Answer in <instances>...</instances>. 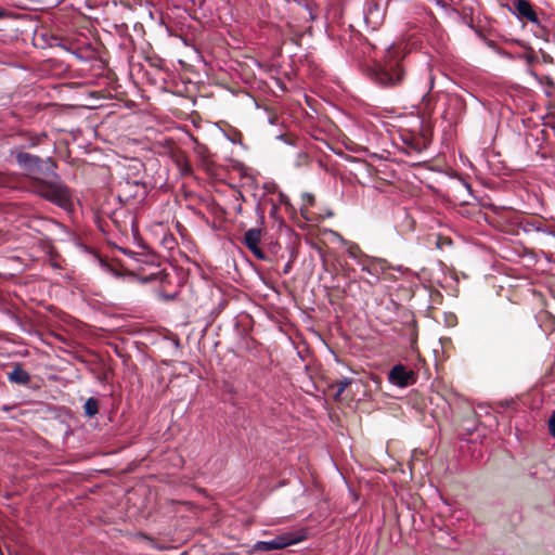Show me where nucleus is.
I'll return each instance as SVG.
<instances>
[{
    "label": "nucleus",
    "mask_w": 555,
    "mask_h": 555,
    "mask_svg": "<svg viewBox=\"0 0 555 555\" xmlns=\"http://www.w3.org/2000/svg\"><path fill=\"white\" fill-rule=\"evenodd\" d=\"M18 166L26 172L27 190L51 204L68 210L73 206V194L59 178L56 164L51 157L40 158L26 152L15 155Z\"/></svg>",
    "instance_id": "1"
},
{
    "label": "nucleus",
    "mask_w": 555,
    "mask_h": 555,
    "mask_svg": "<svg viewBox=\"0 0 555 555\" xmlns=\"http://www.w3.org/2000/svg\"><path fill=\"white\" fill-rule=\"evenodd\" d=\"M364 72L373 81L383 87L397 86L404 76L400 62L395 57L392 47H389L384 62L365 65Z\"/></svg>",
    "instance_id": "2"
},
{
    "label": "nucleus",
    "mask_w": 555,
    "mask_h": 555,
    "mask_svg": "<svg viewBox=\"0 0 555 555\" xmlns=\"http://www.w3.org/2000/svg\"><path fill=\"white\" fill-rule=\"evenodd\" d=\"M307 534L305 531H295V532H284L276 535L274 539L270 541H258L253 546V553L258 552H270L275 550H283L287 546L297 544L304 540H306Z\"/></svg>",
    "instance_id": "3"
},
{
    "label": "nucleus",
    "mask_w": 555,
    "mask_h": 555,
    "mask_svg": "<svg viewBox=\"0 0 555 555\" xmlns=\"http://www.w3.org/2000/svg\"><path fill=\"white\" fill-rule=\"evenodd\" d=\"M388 382L399 388H406L417 382V373L402 363L395 364L387 374Z\"/></svg>",
    "instance_id": "4"
},
{
    "label": "nucleus",
    "mask_w": 555,
    "mask_h": 555,
    "mask_svg": "<svg viewBox=\"0 0 555 555\" xmlns=\"http://www.w3.org/2000/svg\"><path fill=\"white\" fill-rule=\"evenodd\" d=\"M336 154L345 156L350 160H360L366 155L367 149L358 144L357 141H324Z\"/></svg>",
    "instance_id": "5"
},
{
    "label": "nucleus",
    "mask_w": 555,
    "mask_h": 555,
    "mask_svg": "<svg viewBox=\"0 0 555 555\" xmlns=\"http://www.w3.org/2000/svg\"><path fill=\"white\" fill-rule=\"evenodd\" d=\"M388 2L389 0H387L384 5L376 0H367L365 2L363 14L364 21L369 27L376 29L382 25Z\"/></svg>",
    "instance_id": "6"
},
{
    "label": "nucleus",
    "mask_w": 555,
    "mask_h": 555,
    "mask_svg": "<svg viewBox=\"0 0 555 555\" xmlns=\"http://www.w3.org/2000/svg\"><path fill=\"white\" fill-rule=\"evenodd\" d=\"M262 230L253 228L245 232L242 244L259 260H268L267 255L260 248Z\"/></svg>",
    "instance_id": "7"
},
{
    "label": "nucleus",
    "mask_w": 555,
    "mask_h": 555,
    "mask_svg": "<svg viewBox=\"0 0 555 555\" xmlns=\"http://www.w3.org/2000/svg\"><path fill=\"white\" fill-rule=\"evenodd\" d=\"M359 266L361 267L362 271L367 272L376 280H379L380 275L390 269V264L386 259L370 256L361 257L359 260Z\"/></svg>",
    "instance_id": "8"
},
{
    "label": "nucleus",
    "mask_w": 555,
    "mask_h": 555,
    "mask_svg": "<svg viewBox=\"0 0 555 555\" xmlns=\"http://www.w3.org/2000/svg\"><path fill=\"white\" fill-rule=\"evenodd\" d=\"M509 11L518 18V20H528L532 24L540 26L539 17L535 11L532 8V4L529 0H515L513 2V8Z\"/></svg>",
    "instance_id": "9"
},
{
    "label": "nucleus",
    "mask_w": 555,
    "mask_h": 555,
    "mask_svg": "<svg viewBox=\"0 0 555 555\" xmlns=\"http://www.w3.org/2000/svg\"><path fill=\"white\" fill-rule=\"evenodd\" d=\"M109 221L119 233L127 234L129 225L134 224V217L127 209L118 208L109 215Z\"/></svg>",
    "instance_id": "10"
},
{
    "label": "nucleus",
    "mask_w": 555,
    "mask_h": 555,
    "mask_svg": "<svg viewBox=\"0 0 555 555\" xmlns=\"http://www.w3.org/2000/svg\"><path fill=\"white\" fill-rule=\"evenodd\" d=\"M145 195V186L139 181L119 182L118 197L120 201H129L130 198L143 197Z\"/></svg>",
    "instance_id": "11"
},
{
    "label": "nucleus",
    "mask_w": 555,
    "mask_h": 555,
    "mask_svg": "<svg viewBox=\"0 0 555 555\" xmlns=\"http://www.w3.org/2000/svg\"><path fill=\"white\" fill-rule=\"evenodd\" d=\"M391 146L399 152L404 153L408 156L421 155L424 150L427 149L429 141H400L398 144L396 141H389Z\"/></svg>",
    "instance_id": "12"
},
{
    "label": "nucleus",
    "mask_w": 555,
    "mask_h": 555,
    "mask_svg": "<svg viewBox=\"0 0 555 555\" xmlns=\"http://www.w3.org/2000/svg\"><path fill=\"white\" fill-rule=\"evenodd\" d=\"M7 378L12 384L27 386L31 376L20 363H15L12 370L7 373Z\"/></svg>",
    "instance_id": "13"
},
{
    "label": "nucleus",
    "mask_w": 555,
    "mask_h": 555,
    "mask_svg": "<svg viewBox=\"0 0 555 555\" xmlns=\"http://www.w3.org/2000/svg\"><path fill=\"white\" fill-rule=\"evenodd\" d=\"M195 143L194 151L195 153L207 164H215V154H212L208 147L201 141H193Z\"/></svg>",
    "instance_id": "14"
},
{
    "label": "nucleus",
    "mask_w": 555,
    "mask_h": 555,
    "mask_svg": "<svg viewBox=\"0 0 555 555\" xmlns=\"http://www.w3.org/2000/svg\"><path fill=\"white\" fill-rule=\"evenodd\" d=\"M83 412L87 417H93L99 413V400L95 398H89L85 402Z\"/></svg>",
    "instance_id": "15"
},
{
    "label": "nucleus",
    "mask_w": 555,
    "mask_h": 555,
    "mask_svg": "<svg viewBox=\"0 0 555 555\" xmlns=\"http://www.w3.org/2000/svg\"><path fill=\"white\" fill-rule=\"evenodd\" d=\"M526 231H538V232H546V224L544 220L540 218H532L531 220H527L525 223Z\"/></svg>",
    "instance_id": "16"
},
{
    "label": "nucleus",
    "mask_w": 555,
    "mask_h": 555,
    "mask_svg": "<svg viewBox=\"0 0 555 555\" xmlns=\"http://www.w3.org/2000/svg\"><path fill=\"white\" fill-rule=\"evenodd\" d=\"M352 383V379L349 378V377H343L340 379H337L333 385L332 387L333 388H336V399L340 398L341 395L344 393V391L346 390L347 387H349Z\"/></svg>",
    "instance_id": "17"
},
{
    "label": "nucleus",
    "mask_w": 555,
    "mask_h": 555,
    "mask_svg": "<svg viewBox=\"0 0 555 555\" xmlns=\"http://www.w3.org/2000/svg\"><path fill=\"white\" fill-rule=\"evenodd\" d=\"M312 157H313V149L308 147V149H306V151L298 154L297 165L300 166V165L308 164L310 162V159H312Z\"/></svg>",
    "instance_id": "18"
},
{
    "label": "nucleus",
    "mask_w": 555,
    "mask_h": 555,
    "mask_svg": "<svg viewBox=\"0 0 555 555\" xmlns=\"http://www.w3.org/2000/svg\"><path fill=\"white\" fill-rule=\"evenodd\" d=\"M347 251H348L349 257H351V258L357 260L358 264H359V260L361 259V257H366L367 256V255L363 254V251L361 250V248L357 244L351 245L348 248Z\"/></svg>",
    "instance_id": "19"
},
{
    "label": "nucleus",
    "mask_w": 555,
    "mask_h": 555,
    "mask_svg": "<svg viewBox=\"0 0 555 555\" xmlns=\"http://www.w3.org/2000/svg\"><path fill=\"white\" fill-rule=\"evenodd\" d=\"M547 427L550 435L555 438V410L552 412L548 421H547Z\"/></svg>",
    "instance_id": "20"
},
{
    "label": "nucleus",
    "mask_w": 555,
    "mask_h": 555,
    "mask_svg": "<svg viewBox=\"0 0 555 555\" xmlns=\"http://www.w3.org/2000/svg\"><path fill=\"white\" fill-rule=\"evenodd\" d=\"M302 201L306 206H313L315 202V197L311 193H304L302 194Z\"/></svg>",
    "instance_id": "21"
},
{
    "label": "nucleus",
    "mask_w": 555,
    "mask_h": 555,
    "mask_svg": "<svg viewBox=\"0 0 555 555\" xmlns=\"http://www.w3.org/2000/svg\"><path fill=\"white\" fill-rule=\"evenodd\" d=\"M384 153H386V155L384 154H380L378 155L379 158H385V159H388L390 158L392 155H395L396 153L395 152H390L389 150H383Z\"/></svg>",
    "instance_id": "22"
},
{
    "label": "nucleus",
    "mask_w": 555,
    "mask_h": 555,
    "mask_svg": "<svg viewBox=\"0 0 555 555\" xmlns=\"http://www.w3.org/2000/svg\"><path fill=\"white\" fill-rule=\"evenodd\" d=\"M435 4L442 10H447L448 8V4L444 0H436Z\"/></svg>",
    "instance_id": "23"
},
{
    "label": "nucleus",
    "mask_w": 555,
    "mask_h": 555,
    "mask_svg": "<svg viewBox=\"0 0 555 555\" xmlns=\"http://www.w3.org/2000/svg\"><path fill=\"white\" fill-rule=\"evenodd\" d=\"M292 268V263L287 262L283 269V274H287Z\"/></svg>",
    "instance_id": "24"
},
{
    "label": "nucleus",
    "mask_w": 555,
    "mask_h": 555,
    "mask_svg": "<svg viewBox=\"0 0 555 555\" xmlns=\"http://www.w3.org/2000/svg\"><path fill=\"white\" fill-rule=\"evenodd\" d=\"M268 120H269V122L271 125H274L276 122V117L275 116H270Z\"/></svg>",
    "instance_id": "25"
},
{
    "label": "nucleus",
    "mask_w": 555,
    "mask_h": 555,
    "mask_svg": "<svg viewBox=\"0 0 555 555\" xmlns=\"http://www.w3.org/2000/svg\"><path fill=\"white\" fill-rule=\"evenodd\" d=\"M337 291H339L340 295L338 296V298H343L345 296V289H339L338 287H336Z\"/></svg>",
    "instance_id": "26"
},
{
    "label": "nucleus",
    "mask_w": 555,
    "mask_h": 555,
    "mask_svg": "<svg viewBox=\"0 0 555 555\" xmlns=\"http://www.w3.org/2000/svg\"><path fill=\"white\" fill-rule=\"evenodd\" d=\"M275 139L282 140V139H286V137L284 133H280L278 135H275Z\"/></svg>",
    "instance_id": "27"
},
{
    "label": "nucleus",
    "mask_w": 555,
    "mask_h": 555,
    "mask_svg": "<svg viewBox=\"0 0 555 555\" xmlns=\"http://www.w3.org/2000/svg\"><path fill=\"white\" fill-rule=\"evenodd\" d=\"M301 215H302V217H304V218H306L307 220L309 219V218L306 216L304 208H301Z\"/></svg>",
    "instance_id": "28"
},
{
    "label": "nucleus",
    "mask_w": 555,
    "mask_h": 555,
    "mask_svg": "<svg viewBox=\"0 0 555 555\" xmlns=\"http://www.w3.org/2000/svg\"><path fill=\"white\" fill-rule=\"evenodd\" d=\"M2 15V13L0 12V16Z\"/></svg>",
    "instance_id": "29"
}]
</instances>
